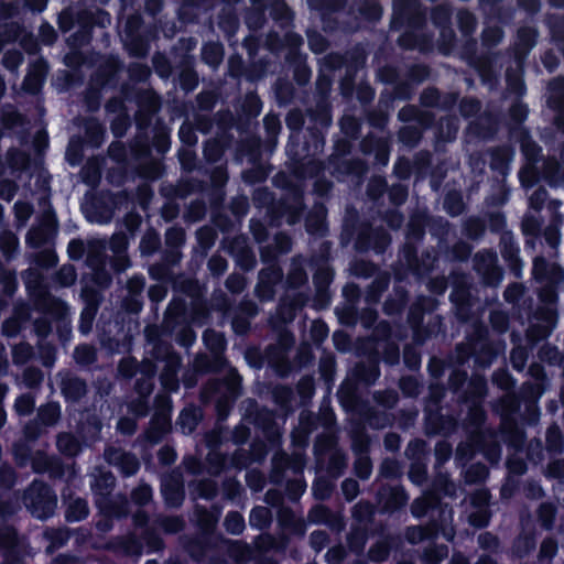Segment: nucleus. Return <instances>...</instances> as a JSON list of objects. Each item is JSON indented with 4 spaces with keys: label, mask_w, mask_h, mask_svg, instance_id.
I'll list each match as a JSON object with an SVG mask.
<instances>
[{
    "label": "nucleus",
    "mask_w": 564,
    "mask_h": 564,
    "mask_svg": "<svg viewBox=\"0 0 564 564\" xmlns=\"http://www.w3.org/2000/svg\"><path fill=\"white\" fill-rule=\"evenodd\" d=\"M427 23V9L421 0H393L390 28L401 31L398 45L405 50H423L431 43V39L424 33Z\"/></svg>",
    "instance_id": "f257e3e1"
},
{
    "label": "nucleus",
    "mask_w": 564,
    "mask_h": 564,
    "mask_svg": "<svg viewBox=\"0 0 564 564\" xmlns=\"http://www.w3.org/2000/svg\"><path fill=\"white\" fill-rule=\"evenodd\" d=\"M120 37L128 55L142 59L149 55L152 42L159 37V29L154 23L147 24L140 13H132L127 17Z\"/></svg>",
    "instance_id": "f03ea898"
},
{
    "label": "nucleus",
    "mask_w": 564,
    "mask_h": 564,
    "mask_svg": "<svg viewBox=\"0 0 564 564\" xmlns=\"http://www.w3.org/2000/svg\"><path fill=\"white\" fill-rule=\"evenodd\" d=\"M20 497L31 516L42 521L52 518L57 508L56 492L42 479H33Z\"/></svg>",
    "instance_id": "7ed1b4c3"
},
{
    "label": "nucleus",
    "mask_w": 564,
    "mask_h": 564,
    "mask_svg": "<svg viewBox=\"0 0 564 564\" xmlns=\"http://www.w3.org/2000/svg\"><path fill=\"white\" fill-rule=\"evenodd\" d=\"M31 300L35 311L44 314L58 324V332L62 335V327L68 326V304L51 294L46 286L39 285L31 292Z\"/></svg>",
    "instance_id": "20e7f679"
},
{
    "label": "nucleus",
    "mask_w": 564,
    "mask_h": 564,
    "mask_svg": "<svg viewBox=\"0 0 564 564\" xmlns=\"http://www.w3.org/2000/svg\"><path fill=\"white\" fill-rule=\"evenodd\" d=\"M391 241L390 232L383 227H372L370 224H364L357 232L355 249L361 253L372 250L377 254H383Z\"/></svg>",
    "instance_id": "39448f33"
},
{
    "label": "nucleus",
    "mask_w": 564,
    "mask_h": 564,
    "mask_svg": "<svg viewBox=\"0 0 564 564\" xmlns=\"http://www.w3.org/2000/svg\"><path fill=\"white\" fill-rule=\"evenodd\" d=\"M203 340L206 348L212 352L213 358L206 356L197 358V368L204 372H217L226 362L223 356L226 349V338L223 333L214 329H207L203 334Z\"/></svg>",
    "instance_id": "423d86ee"
},
{
    "label": "nucleus",
    "mask_w": 564,
    "mask_h": 564,
    "mask_svg": "<svg viewBox=\"0 0 564 564\" xmlns=\"http://www.w3.org/2000/svg\"><path fill=\"white\" fill-rule=\"evenodd\" d=\"M123 68V62L117 55H109L91 74L90 84L97 88L115 89L119 85Z\"/></svg>",
    "instance_id": "0eeeda50"
},
{
    "label": "nucleus",
    "mask_w": 564,
    "mask_h": 564,
    "mask_svg": "<svg viewBox=\"0 0 564 564\" xmlns=\"http://www.w3.org/2000/svg\"><path fill=\"white\" fill-rule=\"evenodd\" d=\"M327 167L337 181H345L347 177H354L359 181L364 180L369 171L368 163L360 158L347 156L337 158L336 161L327 159Z\"/></svg>",
    "instance_id": "6e6552de"
},
{
    "label": "nucleus",
    "mask_w": 564,
    "mask_h": 564,
    "mask_svg": "<svg viewBox=\"0 0 564 564\" xmlns=\"http://www.w3.org/2000/svg\"><path fill=\"white\" fill-rule=\"evenodd\" d=\"M0 553L2 564H21L23 560V545L18 530L10 524L0 527Z\"/></svg>",
    "instance_id": "1a4fd4ad"
},
{
    "label": "nucleus",
    "mask_w": 564,
    "mask_h": 564,
    "mask_svg": "<svg viewBox=\"0 0 564 564\" xmlns=\"http://www.w3.org/2000/svg\"><path fill=\"white\" fill-rule=\"evenodd\" d=\"M304 195L301 188L294 187L290 195L278 200L273 207V213L280 217H285L291 226L296 225L304 213Z\"/></svg>",
    "instance_id": "9d476101"
},
{
    "label": "nucleus",
    "mask_w": 564,
    "mask_h": 564,
    "mask_svg": "<svg viewBox=\"0 0 564 564\" xmlns=\"http://www.w3.org/2000/svg\"><path fill=\"white\" fill-rule=\"evenodd\" d=\"M283 270L279 263L267 265L258 273V282L256 285V295L262 302L271 301L275 296V286L283 280Z\"/></svg>",
    "instance_id": "9b49d317"
},
{
    "label": "nucleus",
    "mask_w": 564,
    "mask_h": 564,
    "mask_svg": "<svg viewBox=\"0 0 564 564\" xmlns=\"http://www.w3.org/2000/svg\"><path fill=\"white\" fill-rule=\"evenodd\" d=\"M499 248L509 273L516 279H522L523 261L520 257L519 245L511 231H505L500 236Z\"/></svg>",
    "instance_id": "f8f14e48"
},
{
    "label": "nucleus",
    "mask_w": 564,
    "mask_h": 564,
    "mask_svg": "<svg viewBox=\"0 0 564 564\" xmlns=\"http://www.w3.org/2000/svg\"><path fill=\"white\" fill-rule=\"evenodd\" d=\"M57 378L61 394L66 403L75 404L86 397L88 387L85 379L67 369L61 370Z\"/></svg>",
    "instance_id": "ddd939ff"
},
{
    "label": "nucleus",
    "mask_w": 564,
    "mask_h": 564,
    "mask_svg": "<svg viewBox=\"0 0 564 564\" xmlns=\"http://www.w3.org/2000/svg\"><path fill=\"white\" fill-rule=\"evenodd\" d=\"M91 21V11L88 9H79V15L76 22L77 30L66 39V43L70 50H80L90 44L95 29Z\"/></svg>",
    "instance_id": "4468645a"
},
{
    "label": "nucleus",
    "mask_w": 564,
    "mask_h": 564,
    "mask_svg": "<svg viewBox=\"0 0 564 564\" xmlns=\"http://www.w3.org/2000/svg\"><path fill=\"white\" fill-rule=\"evenodd\" d=\"M288 154L293 161L295 169L294 173L302 177L317 178L325 175L326 163L319 159L311 158L304 161L303 153L293 150V144H288Z\"/></svg>",
    "instance_id": "2eb2a0df"
},
{
    "label": "nucleus",
    "mask_w": 564,
    "mask_h": 564,
    "mask_svg": "<svg viewBox=\"0 0 564 564\" xmlns=\"http://www.w3.org/2000/svg\"><path fill=\"white\" fill-rule=\"evenodd\" d=\"M532 278L539 283H562L564 270L556 263L549 262L543 256H536L532 264Z\"/></svg>",
    "instance_id": "dca6fc26"
},
{
    "label": "nucleus",
    "mask_w": 564,
    "mask_h": 564,
    "mask_svg": "<svg viewBox=\"0 0 564 564\" xmlns=\"http://www.w3.org/2000/svg\"><path fill=\"white\" fill-rule=\"evenodd\" d=\"M252 422L272 446L280 444L281 433L278 429L274 413L267 406L258 409L253 414Z\"/></svg>",
    "instance_id": "f3484780"
},
{
    "label": "nucleus",
    "mask_w": 564,
    "mask_h": 564,
    "mask_svg": "<svg viewBox=\"0 0 564 564\" xmlns=\"http://www.w3.org/2000/svg\"><path fill=\"white\" fill-rule=\"evenodd\" d=\"M437 308L436 299L429 295H420L409 306L406 323L414 333V328H421L426 314H432Z\"/></svg>",
    "instance_id": "a211bd4d"
},
{
    "label": "nucleus",
    "mask_w": 564,
    "mask_h": 564,
    "mask_svg": "<svg viewBox=\"0 0 564 564\" xmlns=\"http://www.w3.org/2000/svg\"><path fill=\"white\" fill-rule=\"evenodd\" d=\"M95 503L101 517L105 518L120 520L127 518L130 513L129 501L123 496L118 499H113L111 495L96 498Z\"/></svg>",
    "instance_id": "6ab92c4d"
},
{
    "label": "nucleus",
    "mask_w": 564,
    "mask_h": 564,
    "mask_svg": "<svg viewBox=\"0 0 564 564\" xmlns=\"http://www.w3.org/2000/svg\"><path fill=\"white\" fill-rule=\"evenodd\" d=\"M213 547V538L200 533L186 538L183 543L184 551L196 563H203Z\"/></svg>",
    "instance_id": "aec40b11"
},
{
    "label": "nucleus",
    "mask_w": 564,
    "mask_h": 564,
    "mask_svg": "<svg viewBox=\"0 0 564 564\" xmlns=\"http://www.w3.org/2000/svg\"><path fill=\"white\" fill-rule=\"evenodd\" d=\"M172 421L169 413L156 411L153 413L149 426L144 432L145 440L151 444L160 443L171 432Z\"/></svg>",
    "instance_id": "412c9836"
},
{
    "label": "nucleus",
    "mask_w": 564,
    "mask_h": 564,
    "mask_svg": "<svg viewBox=\"0 0 564 564\" xmlns=\"http://www.w3.org/2000/svg\"><path fill=\"white\" fill-rule=\"evenodd\" d=\"M409 500V495L402 486L389 487L388 490L379 492V502L387 513H394L402 510Z\"/></svg>",
    "instance_id": "4be33fe9"
},
{
    "label": "nucleus",
    "mask_w": 564,
    "mask_h": 564,
    "mask_svg": "<svg viewBox=\"0 0 564 564\" xmlns=\"http://www.w3.org/2000/svg\"><path fill=\"white\" fill-rule=\"evenodd\" d=\"M185 230L181 226H172L165 231V246L166 250L163 254V260L166 263L175 264L180 257V248L185 242Z\"/></svg>",
    "instance_id": "5701e85b"
},
{
    "label": "nucleus",
    "mask_w": 564,
    "mask_h": 564,
    "mask_svg": "<svg viewBox=\"0 0 564 564\" xmlns=\"http://www.w3.org/2000/svg\"><path fill=\"white\" fill-rule=\"evenodd\" d=\"M47 73V64L44 59L32 65V68L26 73L22 80V90L35 96L41 93Z\"/></svg>",
    "instance_id": "b1692460"
},
{
    "label": "nucleus",
    "mask_w": 564,
    "mask_h": 564,
    "mask_svg": "<svg viewBox=\"0 0 564 564\" xmlns=\"http://www.w3.org/2000/svg\"><path fill=\"white\" fill-rule=\"evenodd\" d=\"M500 435L502 441L511 447H521L527 438L525 431L512 416L501 419Z\"/></svg>",
    "instance_id": "393cba45"
},
{
    "label": "nucleus",
    "mask_w": 564,
    "mask_h": 564,
    "mask_svg": "<svg viewBox=\"0 0 564 564\" xmlns=\"http://www.w3.org/2000/svg\"><path fill=\"white\" fill-rule=\"evenodd\" d=\"M108 549L123 556H140L143 553V542L141 538L130 533L115 538L109 542Z\"/></svg>",
    "instance_id": "a878e982"
},
{
    "label": "nucleus",
    "mask_w": 564,
    "mask_h": 564,
    "mask_svg": "<svg viewBox=\"0 0 564 564\" xmlns=\"http://www.w3.org/2000/svg\"><path fill=\"white\" fill-rule=\"evenodd\" d=\"M410 300L409 291L405 286L394 284L392 293H390L383 302L382 312L387 316L401 315Z\"/></svg>",
    "instance_id": "bb28decb"
},
{
    "label": "nucleus",
    "mask_w": 564,
    "mask_h": 564,
    "mask_svg": "<svg viewBox=\"0 0 564 564\" xmlns=\"http://www.w3.org/2000/svg\"><path fill=\"white\" fill-rule=\"evenodd\" d=\"M84 296L86 305L80 313L79 330L83 334H87L93 327V322L98 311L100 297L98 292L95 290H85Z\"/></svg>",
    "instance_id": "cd10ccee"
},
{
    "label": "nucleus",
    "mask_w": 564,
    "mask_h": 564,
    "mask_svg": "<svg viewBox=\"0 0 564 564\" xmlns=\"http://www.w3.org/2000/svg\"><path fill=\"white\" fill-rule=\"evenodd\" d=\"M487 380L482 376L474 375L467 382L466 388L459 395L463 403H482L487 395Z\"/></svg>",
    "instance_id": "c85d7f7f"
},
{
    "label": "nucleus",
    "mask_w": 564,
    "mask_h": 564,
    "mask_svg": "<svg viewBox=\"0 0 564 564\" xmlns=\"http://www.w3.org/2000/svg\"><path fill=\"white\" fill-rule=\"evenodd\" d=\"M215 0H180L178 19L185 23L197 20L199 11L213 9Z\"/></svg>",
    "instance_id": "c756f323"
},
{
    "label": "nucleus",
    "mask_w": 564,
    "mask_h": 564,
    "mask_svg": "<svg viewBox=\"0 0 564 564\" xmlns=\"http://www.w3.org/2000/svg\"><path fill=\"white\" fill-rule=\"evenodd\" d=\"M65 505L64 518L67 523H75L85 520L89 516L88 501L85 498L64 497Z\"/></svg>",
    "instance_id": "7c9ffc66"
},
{
    "label": "nucleus",
    "mask_w": 564,
    "mask_h": 564,
    "mask_svg": "<svg viewBox=\"0 0 564 564\" xmlns=\"http://www.w3.org/2000/svg\"><path fill=\"white\" fill-rule=\"evenodd\" d=\"M202 420L203 410L197 405L191 404L181 410L176 425L183 434L189 435L195 432Z\"/></svg>",
    "instance_id": "2f4dec72"
},
{
    "label": "nucleus",
    "mask_w": 564,
    "mask_h": 564,
    "mask_svg": "<svg viewBox=\"0 0 564 564\" xmlns=\"http://www.w3.org/2000/svg\"><path fill=\"white\" fill-rule=\"evenodd\" d=\"M538 31L531 26H522L517 31V41L514 44V56L517 59H523L528 56L538 41Z\"/></svg>",
    "instance_id": "473e14b6"
},
{
    "label": "nucleus",
    "mask_w": 564,
    "mask_h": 564,
    "mask_svg": "<svg viewBox=\"0 0 564 564\" xmlns=\"http://www.w3.org/2000/svg\"><path fill=\"white\" fill-rule=\"evenodd\" d=\"M536 547V534L534 530H523L512 542V555L519 560L529 556Z\"/></svg>",
    "instance_id": "72a5a7b5"
},
{
    "label": "nucleus",
    "mask_w": 564,
    "mask_h": 564,
    "mask_svg": "<svg viewBox=\"0 0 564 564\" xmlns=\"http://www.w3.org/2000/svg\"><path fill=\"white\" fill-rule=\"evenodd\" d=\"M542 220L535 216H525L521 224V230L524 236L525 250H534L536 242L541 243Z\"/></svg>",
    "instance_id": "f704fd0d"
},
{
    "label": "nucleus",
    "mask_w": 564,
    "mask_h": 564,
    "mask_svg": "<svg viewBox=\"0 0 564 564\" xmlns=\"http://www.w3.org/2000/svg\"><path fill=\"white\" fill-rule=\"evenodd\" d=\"M161 494L166 506L172 508L182 506L185 499L184 486L177 479L165 480L162 484Z\"/></svg>",
    "instance_id": "c9c22d12"
},
{
    "label": "nucleus",
    "mask_w": 564,
    "mask_h": 564,
    "mask_svg": "<svg viewBox=\"0 0 564 564\" xmlns=\"http://www.w3.org/2000/svg\"><path fill=\"white\" fill-rule=\"evenodd\" d=\"M177 84L180 88L188 94L194 91L198 84L199 77L191 61H183L180 65V72L177 75Z\"/></svg>",
    "instance_id": "e433bc0d"
},
{
    "label": "nucleus",
    "mask_w": 564,
    "mask_h": 564,
    "mask_svg": "<svg viewBox=\"0 0 564 564\" xmlns=\"http://www.w3.org/2000/svg\"><path fill=\"white\" fill-rule=\"evenodd\" d=\"M325 145V135L324 133L315 128H307L306 133L304 134V141L302 144V153L304 156L315 155L323 151Z\"/></svg>",
    "instance_id": "4c0bfd02"
},
{
    "label": "nucleus",
    "mask_w": 564,
    "mask_h": 564,
    "mask_svg": "<svg viewBox=\"0 0 564 564\" xmlns=\"http://www.w3.org/2000/svg\"><path fill=\"white\" fill-rule=\"evenodd\" d=\"M19 286L17 272L6 268L0 260V296L4 300L12 299Z\"/></svg>",
    "instance_id": "58836bf2"
},
{
    "label": "nucleus",
    "mask_w": 564,
    "mask_h": 564,
    "mask_svg": "<svg viewBox=\"0 0 564 564\" xmlns=\"http://www.w3.org/2000/svg\"><path fill=\"white\" fill-rule=\"evenodd\" d=\"M442 325V318L438 315L432 316L427 324H422L421 328L415 329L412 334L413 341L417 345L425 344L429 339L437 336Z\"/></svg>",
    "instance_id": "ea45409f"
},
{
    "label": "nucleus",
    "mask_w": 564,
    "mask_h": 564,
    "mask_svg": "<svg viewBox=\"0 0 564 564\" xmlns=\"http://www.w3.org/2000/svg\"><path fill=\"white\" fill-rule=\"evenodd\" d=\"M210 387L215 393L232 398L236 401L240 393V378L238 376L223 378L213 382Z\"/></svg>",
    "instance_id": "a19ab883"
},
{
    "label": "nucleus",
    "mask_w": 564,
    "mask_h": 564,
    "mask_svg": "<svg viewBox=\"0 0 564 564\" xmlns=\"http://www.w3.org/2000/svg\"><path fill=\"white\" fill-rule=\"evenodd\" d=\"M61 414L59 403L52 401L40 405L35 417L47 429L57 424Z\"/></svg>",
    "instance_id": "79ce46f5"
},
{
    "label": "nucleus",
    "mask_w": 564,
    "mask_h": 564,
    "mask_svg": "<svg viewBox=\"0 0 564 564\" xmlns=\"http://www.w3.org/2000/svg\"><path fill=\"white\" fill-rule=\"evenodd\" d=\"M511 160V152L506 147H497L490 152L489 167L494 172L502 175L509 171V163Z\"/></svg>",
    "instance_id": "37998d69"
},
{
    "label": "nucleus",
    "mask_w": 564,
    "mask_h": 564,
    "mask_svg": "<svg viewBox=\"0 0 564 564\" xmlns=\"http://www.w3.org/2000/svg\"><path fill=\"white\" fill-rule=\"evenodd\" d=\"M542 176L551 186L562 185L564 184V165L556 159H549L543 165Z\"/></svg>",
    "instance_id": "c03bdc74"
},
{
    "label": "nucleus",
    "mask_w": 564,
    "mask_h": 564,
    "mask_svg": "<svg viewBox=\"0 0 564 564\" xmlns=\"http://www.w3.org/2000/svg\"><path fill=\"white\" fill-rule=\"evenodd\" d=\"M443 208L451 217L460 216L466 209L462 193L457 189L448 191L443 199Z\"/></svg>",
    "instance_id": "a18cd8bd"
},
{
    "label": "nucleus",
    "mask_w": 564,
    "mask_h": 564,
    "mask_svg": "<svg viewBox=\"0 0 564 564\" xmlns=\"http://www.w3.org/2000/svg\"><path fill=\"white\" fill-rule=\"evenodd\" d=\"M116 486V478L111 471L99 474L91 484V490L96 498L110 496Z\"/></svg>",
    "instance_id": "49530a36"
},
{
    "label": "nucleus",
    "mask_w": 564,
    "mask_h": 564,
    "mask_svg": "<svg viewBox=\"0 0 564 564\" xmlns=\"http://www.w3.org/2000/svg\"><path fill=\"white\" fill-rule=\"evenodd\" d=\"M546 451L551 454H562L564 451V436L556 423L547 426L545 432Z\"/></svg>",
    "instance_id": "de8ad7c7"
},
{
    "label": "nucleus",
    "mask_w": 564,
    "mask_h": 564,
    "mask_svg": "<svg viewBox=\"0 0 564 564\" xmlns=\"http://www.w3.org/2000/svg\"><path fill=\"white\" fill-rule=\"evenodd\" d=\"M550 97L547 106L553 110H564V77L554 78L549 84Z\"/></svg>",
    "instance_id": "09e8293b"
},
{
    "label": "nucleus",
    "mask_w": 564,
    "mask_h": 564,
    "mask_svg": "<svg viewBox=\"0 0 564 564\" xmlns=\"http://www.w3.org/2000/svg\"><path fill=\"white\" fill-rule=\"evenodd\" d=\"M529 115V107L527 104L522 102L520 99L514 100L508 110V119L509 126L511 130L514 129H524L522 124L527 120Z\"/></svg>",
    "instance_id": "8fccbe9b"
},
{
    "label": "nucleus",
    "mask_w": 564,
    "mask_h": 564,
    "mask_svg": "<svg viewBox=\"0 0 564 564\" xmlns=\"http://www.w3.org/2000/svg\"><path fill=\"white\" fill-rule=\"evenodd\" d=\"M466 338H467V344L465 346H457V350H458L459 355H463L469 350L474 351L475 348L489 341L488 329L484 325L475 326L473 332L469 333Z\"/></svg>",
    "instance_id": "3c124183"
},
{
    "label": "nucleus",
    "mask_w": 564,
    "mask_h": 564,
    "mask_svg": "<svg viewBox=\"0 0 564 564\" xmlns=\"http://www.w3.org/2000/svg\"><path fill=\"white\" fill-rule=\"evenodd\" d=\"M463 356L466 359L474 358V362L476 366L486 367L492 362V360L496 356V352L494 350L491 343L487 341V343L482 344L481 346L475 348L474 351L469 350V351L463 354Z\"/></svg>",
    "instance_id": "603ef678"
},
{
    "label": "nucleus",
    "mask_w": 564,
    "mask_h": 564,
    "mask_svg": "<svg viewBox=\"0 0 564 564\" xmlns=\"http://www.w3.org/2000/svg\"><path fill=\"white\" fill-rule=\"evenodd\" d=\"M356 375L366 382H375L380 376L379 369V351L375 350L368 365H360L356 368Z\"/></svg>",
    "instance_id": "864d4df0"
},
{
    "label": "nucleus",
    "mask_w": 564,
    "mask_h": 564,
    "mask_svg": "<svg viewBox=\"0 0 564 564\" xmlns=\"http://www.w3.org/2000/svg\"><path fill=\"white\" fill-rule=\"evenodd\" d=\"M520 147L524 158L532 163H535L542 152L541 147L532 140L530 132L527 129L520 131Z\"/></svg>",
    "instance_id": "5fc2aeb1"
},
{
    "label": "nucleus",
    "mask_w": 564,
    "mask_h": 564,
    "mask_svg": "<svg viewBox=\"0 0 564 564\" xmlns=\"http://www.w3.org/2000/svg\"><path fill=\"white\" fill-rule=\"evenodd\" d=\"M268 8H270V15L275 22H279L281 25L292 23L293 12L285 0H270Z\"/></svg>",
    "instance_id": "6e6d98bb"
},
{
    "label": "nucleus",
    "mask_w": 564,
    "mask_h": 564,
    "mask_svg": "<svg viewBox=\"0 0 564 564\" xmlns=\"http://www.w3.org/2000/svg\"><path fill=\"white\" fill-rule=\"evenodd\" d=\"M19 250V239L11 230L0 232V251L4 259L10 262L13 260Z\"/></svg>",
    "instance_id": "4d7b16f0"
},
{
    "label": "nucleus",
    "mask_w": 564,
    "mask_h": 564,
    "mask_svg": "<svg viewBox=\"0 0 564 564\" xmlns=\"http://www.w3.org/2000/svg\"><path fill=\"white\" fill-rule=\"evenodd\" d=\"M269 61L265 57L253 58L247 64L246 77L248 83L256 84L267 76Z\"/></svg>",
    "instance_id": "13d9d810"
},
{
    "label": "nucleus",
    "mask_w": 564,
    "mask_h": 564,
    "mask_svg": "<svg viewBox=\"0 0 564 564\" xmlns=\"http://www.w3.org/2000/svg\"><path fill=\"white\" fill-rule=\"evenodd\" d=\"M20 491L15 490L12 495L4 498L0 497V521H6L13 517L21 509Z\"/></svg>",
    "instance_id": "bf43d9fd"
},
{
    "label": "nucleus",
    "mask_w": 564,
    "mask_h": 564,
    "mask_svg": "<svg viewBox=\"0 0 564 564\" xmlns=\"http://www.w3.org/2000/svg\"><path fill=\"white\" fill-rule=\"evenodd\" d=\"M218 522V513L208 511L206 508H202L197 512V525L200 534L213 538L215 534L216 525Z\"/></svg>",
    "instance_id": "052dcab7"
},
{
    "label": "nucleus",
    "mask_w": 564,
    "mask_h": 564,
    "mask_svg": "<svg viewBox=\"0 0 564 564\" xmlns=\"http://www.w3.org/2000/svg\"><path fill=\"white\" fill-rule=\"evenodd\" d=\"M487 229L486 221L479 216H470L463 224V234L470 240H479Z\"/></svg>",
    "instance_id": "680f3d73"
},
{
    "label": "nucleus",
    "mask_w": 564,
    "mask_h": 564,
    "mask_svg": "<svg viewBox=\"0 0 564 564\" xmlns=\"http://www.w3.org/2000/svg\"><path fill=\"white\" fill-rule=\"evenodd\" d=\"M453 10L449 4L441 3L431 9L430 20L435 28H448L452 22Z\"/></svg>",
    "instance_id": "e2e57ef3"
},
{
    "label": "nucleus",
    "mask_w": 564,
    "mask_h": 564,
    "mask_svg": "<svg viewBox=\"0 0 564 564\" xmlns=\"http://www.w3.org/2000/svg\"><path fill=\"white\" fill-rule=\"evenodd\" d=\"M449 297L456 307L457 317L466 321L469 317L471 308L469 293L466 290H454Z\"/></svg>",
    "instance_id": "0e129e2a"
},
{
    "label": "nucleus",
    "mask_w": 564,
    "mask_h": 564,
    "mask_svg": "<svg viewBox=\"0 0 564 564\" xmlns=\"http://www.w3.org/2000/svg\"><path fill=\"white\" fill-rule=\"evenodd\" d=\"M430 453L429 444L423 438L411 440L405 447V456L411 462H424Z\"/></svg>",
    "instance_id": "69168bd1"
},
{
    "label": "nucleus",
    "mask_w": 564,
    "mask_h": 564,
    "mask_svg": "<svg viewBox=\"0 0 564 564\" xmlns=\"http://www.w3.org/2000/svg\"><path fill=\"white\" fill-rule=\"evenodd\" d=\"M468 409L465 417L467 427L479 430L487 420V413L481 403H468Z\"/></svg>",
    "instance_id": "338daca9"
},
{
    "label": "nucleus",
    "mask_w": 564,
    "mask_h": 564,
    "mask_svg": "<svg viewBox=\"0 0 564 564\" xmlns=\"http://www.w3.org/2000/svg\"><path fill=\"white\" fill-rule=\"evenodd\" d=\"M236 265L243 272L252 271L257 265L253 250L248 246H241L235 252Z\"/></svg>",
    "instance_id": "774afa93"
}]
</instances>
